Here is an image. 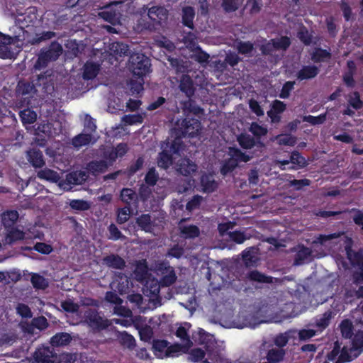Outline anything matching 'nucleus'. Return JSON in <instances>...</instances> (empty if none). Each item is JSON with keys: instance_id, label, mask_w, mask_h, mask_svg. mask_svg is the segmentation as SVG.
I'll return each instance as SVG.
<instances>
[{"instance_id": "13", "label": "nucleus", "mask_w": 363, "mask_h": 363, "mask_svg": "<svg viewBox=\"0 0 363 363\" xmlns=\"http://www.w3.org/2000/svg\"><path fill=\"white\" fill-rule=\"evenodd\" d=\"M102 262L108 268L115 269H123L125 267V261L116 254H110L104 257Z\"/></svg>"}, {"instance_id": "60", "label": "nucleus", "mask_w": 363, "mask_h": 363, "mask_svg": "<svg viewBox=\"0 0 363 363\" xmlns=\"http://www.w3.org/2000/svg\"><path fill=\"white\" fill-rule=\"evenodd\" d=\"M71 208L77 211H86L90 208L89 203L84 200L73 199L70 201Z\"/></svg>"}, {"instance_id": "35", "label": "nucleus", "mask_w": 363, "mask_h": 363, "mask_svg": "<svg viewBox=\"0 0 363 363\" xmlns=\"http://www.w3.org/2000/svg\"><path fill=\"white\" fill-rule=\"evenodd\" d=\"M91 140V135L89 133H80L74 136L72 140V145L74 147H81L88 145Z\"/></svg>"}, {"instance_id": "45", "label": "nucleus", "mask_w": 363, "mask_h": 363, "mask_svg": "<svg viewBox=\"0 0 363 363\" xmlns=\"http://www.w3.org/2000/svg\"><path fill=\"white\" fill-rule=\"evenodd\" d=\"M352 350L357 351L359 354L363 352V331H358L352 340Z\"/></svg>"}, {"instance_id": "31", "label": "nucleus", "mask_w": 363, "mask_h": 363, "mask_svg": "<svg viewBox=\"0 0 363 363\" xmlns=\"http://www.w3.org/2000/svg\"><path fill=\"white\" fill-rule=\"evenodd\" d=\"M21 122L23 125L33 124L37 119V113L30 108H26L19 113Z\"/></svg>"}, {"instance_id": "56", "label": "nucleus", "mask_w": 363, "mask_h": 363, "mask_svg": "<svg viewBox=\"0 0 363 363\" xmlns=\"http://www.w3.org/2000/svg\"><path fill=\"white\" fill-rule=\"evenodd\" d=\"M249 130L253 134V135L257 138L264 136L267 133V129L259 125L257 122H252L251 123Z\"/></svg>"}, {"instance_id": "42", "label": "nucleus", "mask_w": 363, "mask_h": 363, "mask_svg": "<svg viewBox=\"0 0 363 363\" xmlns=\"http://www.w3.org/2000/svg\"><path fill=\"white\" fill-rule=\"evenodd\" d=\"M311 250L309 247L302 246L295 255L294 264L300 265L311 255Z\"/></svg>"}, {"instance_id": "59", "label": "nucleus", "mask_w": 363, "mask_h": 363, "mask_svg": "<svg viewBox=\"0 0 363 363\" xmlns=\"http://www.w3.org/2000/svg\"><path fill=\"white\" fill-rule=\"evenodd\" d=\"M108 231L109 233L108 238L109 240H118L124 238L122 233L114 223H111L108 227Z\"/></svg>"}, {"instance_id": "8", "label": "nucleus", "mask_w": 363, "mask_h": 363, "mask_svg": "<svg viewBox=\"0 0 363 363\" xmlns=\"http://www.w3.org/2000/svg\"><path fill=\"white\" fill-rule=\"evenodd\" d=\"M26 157L34 168H42L45 164L43 152L36 147L30 148L26 152Z\"/></svg>"}, {"instance_id": "18", "label": "nucleus", "mask_w": 363, "mask_h": 363, "mask_svg": "<svg viewBox=\"0 0 363 363\" xmlns=\"http://www.w3.org/2000/svg\"><path fill=\"white\" fill-rule=\"evenodd\" d=\"M195 18V10L192 6H186L182 9V23L189 29L194 28V19Z\"/></svg>"}, {"instance_id": "22", "label": "nucleus", "mask_w": 363, "mask_h": 363, "mask_svg": "<svg viewBox=\"0 0 363 363\" xmlns=\"http://www.w3.org/2000/svg\"><path fill=\"white\" fill-rule=\"evenodd\" d=\"M18 219V213L17 211H8L2 214V225L6 230L15 227V224Z\"/></svg>"}, {"instance_id": "12", "label": "nucleus", "mask_w": 363, "mask_h": 363, "mask_svg": "<svg viewBox=\"0 0 363 363\" xmlns=\"http://www.w3.org/2000/svg\"><path fill=\"white\" fill-rule=\"evenodd\" d=\"M37 176L40 179L58 184L60 186H62L64 185V179L55 170L48 168H45L43 169L40 170L38 172Z\"/></svg>"}, {"instance_id": "17", "label": "nucleus", "mask_w": 363, "mask_h": 363, "mask_svg": "<svg viewBox=\"0 0 363 363\" xmlns=\"http://www.w3.org/2000/svg\"><path fill=\"white\" fill-rule=\"evenodd\" d=\"M182 108L183 109L184 115L185 117L186 116H191L193 114L194 116H198L199 114H202L203 110L201 108L194 100H192L191 98H189L188 100L184 101L182 103Z\"/></svg>"}, {"instance_id": "32", "label": "nucleus", "mask_w": 363, "mask_h": 363, "mask_svg": "<svg viewBox=\"0 0 363 363\" xmlns=\"http://www.w3.org/2000/svg\"><path fill=\"white\" fill-rule=\"evenodd\" d=\"M136 223L142 230L150 232L152 228V223L150 214H142L136 218Z\"/></svg>"}, {"instance_id": "15", "label": "nucleus", "mask_w": 363, "mask_h": 363, "mask_svg": "<svg viewBox=\"0 0 363 363\" xmlns=\"http://www.w3.org/2000/svg\"><path fill=\"white\" fill-rule=\"evenodd\" d=\"M88 178V175L84 171H73L70 173H68L66 175V179H64V184H74V185H79L82 184L84 182L86 181Z\"/></svg>"}, {"instance_id": "57", "label": "nucleus", "mask_w": 363, "mask_h": 363, "mask_svg": "<svg viewBox=\"0 0 363 363\" xmlns=\"http://www.w3.org/2000/svg\"><path fill=\"white\" fill-rule=\"evenodd\" d=\"M115 48L113 51L117 54L121 56H128L130 55V50L128 45L123 43H116L113 44V48Z\"/></svg>"}, {"instance_id": "19", "label": "nucleus", "mask_w": 363, "mask_h": 363, "mask_svg": "<svg viewBox=\"0 0 363 363\" xmlns=\"http://www.w3.org/2000/svg\"><path fill=\"white\" fill-rule=\"evenodd\" d=\"M286 355V350L284 348L269 349L266 355L267 361L269 363H281Z\"/></svg>"}, {"instance_id": "64", "label": "nucleus", "mask_w": 363, "mask_h": 363, "mask_svg": "<svg viewBox=\"0 0 363 363\" xmlns=\"http://www.w3.org/2000/svg\"><path fill=\"white\" fill-rule=\"evenodd\" d=\"M221 6L226 13L235 12L238 9V0H223Z\"/></svg>"}, {"instance_id": "54", "label": "nucleus", "mask_w": 363, "mask_h": 363, "mask_svg": "<svg viewBox=\"0 0 363 363\" xmlns=\"http://www.w3.org/2000/svg\"><path fill=\"white\" fill-rule=\"evenodd\" d=\"M237 50L240 54H250L254 50V45L250 41H239L237 44Z\"/></svg>"}, {"instance_id": "14", "label": "nucleus", "mask_w": 363, "mask_h": 363, "mask_svg": "<svg viewBox=\"0 0 363 363\" xmlns=\"http://www.w3.org/2000/svg\"><path fill=\"white\" fill-rule=\"evenodd\" d=\"M334 315L335 313L333 311L328 310L320 316H317L313 325V326L317 329V331L321 333L326 329L329 326L330 320Z\"/></svg>"}, {"instance_id": "5", "label": "nucleus", "mask_w": 363, "mask_h": 363, "mask_svg": "<svg viewBox=\"0 0 363 363\" xmlns=\"http://www.w3.org/2000/svg\"><path fill=\"white\" fill-rule=\"evenodd\" d=\"M157 269L162 274L167 273L160 279V284L162 286H169L176 281L177 275L174 269L169 266L168 262H162L160 263L157 266Z\"/></svg>"}, {"instance_id": "21", "label": "nucleus", "mask_w": 363, "mask_h": 363, "mask_svg": "<svg viewBox=\"0 0 363 363\" xmlns=\"http://www.w3.org/2000/svg\"><path fill=\"white\" fill-rule=\"evenodd\" d=\"M247 278L251 281L260 284H272L273 282L272 277L266 275L257 269L249 272Z\"/></svg>"}, {"instance_id": "36", "label": "nucleus", "mask_w": 363, "mask_h": 363, "mask_svg": "<svg viewBox=\"0 0 363 363\" xmlns=\"http://www.w3.org/2000/svg\"><path fill=\"white\" fill-rule=\"evenodd\" d=\"M6 232V239L9 240L10 243L22 240L25 238L24 232L21 230L18 229L16 227L7 230Z\"/></svg>"}, {"instance_id": "29", "label": "nucleus", "mask_w": 363, "mask_h": 363, "mask_svg": "<svg viewBox=\"0 0 363 363\" xmlns=\"http://www.w3.org/2000/svg\"><path fill=\"white\" fill-rule=\"evenodd\" d=\"M16 91L18 96H25L35 91V88L30 82L19 81L18 82Z\"/></svg>"}, {"instance_id": "3", "label": "nucleus", "mask_w": 363, "mask_h": 363, "mask_svg": "<svg viewBox=\"0 0 363 363\" xmlns=\"http://www.w3.org/2000/svg\"><path fill=\"white\" fill-rule=\"evenodd\" d=\"M84 318L89 327L94 330H102L108 325V320H104L99 315L98 311L94 308H89L85 311Z\"/></svg>"}, {"instance_id": "46", "label": "nucleus", "mask_w": 363, "mask_h": 363, "mask_svg": "<svg viewBox=\"0 0 363 363\" xmlns=\"http://www.w3.org/2000/svg\"><path fill=\"white\" fill-rule=\"evenodd\" d=\"M50 62H52L51 60L48 59L47 53L45 52V50L42 48L35 63L34 67L35 69L40 70L41 69L45 68Z\"/></svg>"}, {"instance_id": "2", "label": "nucleus", "mask_w": 363, "mask_h": 363, "mask_svg": "<svg viewBox=\"0 0 363 363\" xmlns=\"http://www.w3.org/2000/svg\"><path fill=\"white\" fill-rule=\"evenodd\" d=\"M150 59L143 53H133L129 58V69L134 77H144L150 71Z\"/></svg>"}, {"instance_id": "55", "label": "nucleus", "mask_w": 363, "mask_h": 363, "mask_svg": "<svg viewBox=\"0 0 363 363\" xmlns=\"http://www.w3.org/2000/svg\"><path fill=\"white\" fill-rule=\"evenodd\" d=\"M159 179V175L154 167L150 168L145 177V182L150 186H155Z\"/></svg>"}, {"instance_id": "28", "label": "nucleus", "mask_w": 363, "mask_h": 363, "mask_svg": "<svg viewBox=\"0 0 363 363\" xmlns=\"http://www.w3.org/2000/svg\"><path fill=\"white\" fill-rule=\"evenodd\" d=\"M121 201L128 206L135 205L138 201V194L132 189L123 188L121 191Z\"/></svg>"}, {"instance_id": "6", "label": "nucleus", "mask_w": 363, "mask_h": 363, "mask_svg": "<svg viewBox=\"0 0 363 363\" xmlns=\"http://www.w3.org/2000/svg\"><path fill=\"white\" fill-rule=\"evenodd\" d=\"M147 16L153 24L160 26L168 18V11L162 6H154L148 9Z\"/></svg>"}, {"instance_id": "33", "label": "nucleus", "mask_w": 363, "mask_h": 363, "mask_svg": "<svg viewBox=\"0 0 363 363\" xmlns=\"http://www.w3.org/2000/svg\"><path fill=\"white\" fill-rule=\"evenodd\" d=\"M144 162L145 160L143 157H138L134 163L131 164L126 169L123 170V174L128 178L132 177L138 171L143 168Z\"/></svg>"}, {"instance_id": "41", "label": "nucleus", "mask_w": 363, "mask_h": 363, "mask_svg": "<svg viewBox=\"0 0 363 363\" xmlns=\"http://www.w3.org/2000/svg\"><path fill=\"white\" fill-rule=\"evenodd\" d=\"M12 42V38L0 32V57L5 58L8 52V45Z\"/></svg>"}, {"instance_id": "26", "label": "nucleus", "mask_w": 363, "mask_h": 363, "mask_svg": "<svg viewBox=\"0 0 363 363\" xmlns=\"http://www.w3.org/2000/svg\"><path fill=\"white\" fill-rule=\"evenodd\" d=\"M51 61H55L58 59L62 52V47L57 41H52L48 48H43Z\"/></svg>"}, {"instance_id": "50", "label": "nucleus", "mask_w": 363, "mask_h": 363, "mask_svg": "<svg viewBox=\"0 0 363 363\" xmlns=\"http://www.w3.org/2000/svg\"><path fill=\"white\" fill-rule=\"evenodd\" d=\"M340 331L343 337L350 338L353 335V325L350 320H343L340 325Z\"/></svg>"}, {"instance_id": "25", "label": "nucleus", "mask_w": 363, "mask_h": 363, "mask_svg": "<svg viewBox=\"0 0 363 363\" xmlns=\"http://www.w3.org/2000/svg\"><path fill=\"white\" fill-rule=\"evenodd\" d=\"M99 72V65L94 62H86L83 67V78L86 80L94 79Z\"/></svg>"}, {"instance_id": "20", "label": "nucleus", "mask_w": 363, "mask_h": 363, "mask_svg": "<svg viewBox=\"0 0 363 363\" xmlns=\"http://www.w3.org/2000/svg\"><path fill=\"white\" fill-rule=\"evenodd\" d=\"M179 228L180 236L184 239H194L200 235V230L195 225H180Z\"/></svg>"}, {"instance_id": "53", "label": "nucleus", "mask_w": 363, "mask_h": 363, "mask_svg": "<svg viewBox=\"0 0 363 363\" xmlns=\"http://www.w3.org/2000/svg\"><path fill=\"white\" fill-rule=\"evenodd\" d=\"M237 167V162L230 157L229 159L224 161L220 171L222 175L225 176L228 173L233 172Z\"/></svg>"}, {"instance_id": "38", "label": "nucleus", "mask_w": 363, "mask_h": 363, "mask_svg": "<svg viewBox=\"0 0 363 363\" xmlns=\"http://www.w3.org/2000/svg\"><path fill=\"white\" fill-rule=\"evenodd\" d=\"M144 77H138V80L131 79L128 85L132 95H138L143 90Z\"/></svg>"}, {"instance_id": "9", "label": "nucleus", "mask_w": 363, "mask_h": 363, "mask_svg": "<svg viewBox=\"0 0 363 363\" xmlns=\"http://www.w3.org/2000/svg\"><path fill=\"white\" fill-rule=\"evenodd\" d=\"M279 163L280 164L279 167L281 169H295L294 167H286V166L289 165L290 163L297 165L298 167H305L307 165L306 159L298 151L292 152L289 160L279 161Z\"/></svg>"}, {"instance_id": "52", "label": "nucleus", "mask_w": 363, "mask_h": 363, "mask_svg": "<svg viewBox=\"0 0 363 363\" xmlns=\"http://www.w3.org/2000/svg\"><path fill=\"white\" fill-rule=\"evenodd\" d=\"M271 41L274 43L276 50H286L291 45V40L288 36H282L279 39H272Z\"/></svg>"}, {"instance_id": "44", "label": "nucleus", "mask_w": 363, "mask_h": 363, "mask_svg": "<svg viewBox=\"0 0 363 363\" xmlns=\"http://www.w3.org/2000/svg\"><path fill=\"white\" fill-rule=\"evenodd\" d=\"M238 141L243 149H251L255 145V139L247 134H240L238 138Z\"/></svg>"}, {"instance_id": "7", "label": "nucleus", "mask_w": 363, "mask_h": 363, "mask_svg": "<svg viewBox=\"0 0 363 363\" xmlns=\"http://www.w3.org/2000/svg\"><path fill=\"white\" fill-rule=\"evenodd\" d=\"M200 184L204 193H212L217 190L218 183L214 178L213 172L203 173L200 178Z\"/></svg>"}, {"instance_id": "62", "label": "nucleus", "mask_w": 363, "mask_h": 363, "mask_svg": "<svg viewBox=\"0 0 363 363\" xmlns=\"http://www.w3.org/2000/svg\"><path fill=\"white\" fill-rule=\"evenodd\" d=\"M277 141L281 145L294 146L296 138L290 134L281 135L277 138Z\"/></svg>"}, {"instance_id": "4", "label": "nucleus", "mask_w": 363, "mask_h": 363, "mask_svg": "<svg viewBox=\"0 0 363 363\" xmlns=\"http://www.w3.org/2000/svg\"><path fill=\"white\" fill-rule=\"evenodd\" d=\"M33 357L36 363H54L57 359V354L49 346L38 348Z\"/></svg>"}, {"instance_id": "24", "label": "nucleus", "mask_w": 363, "mask_h": 363, "mask_svg": "<svg viewBox=\"0 0 363 363\" xmlns=\"http://www.w3.org/2000/svg\"><path fill=\"white\" fill-rule=\"evenodd\" d=\"M157 163L159 167L167 169L173 164L172 154L168 150H162L158 155Z\"/></svg>"}, {"instance_id": "58", "label": "nucleus", "mask_w": 363, "mask_h": 363, "mask_svg": "<svg viewBox=\"0 0 363 363\" xmlns=\"http://www.w3.org/2000/svg\"><path fill=\"white\" fill-rule=\"evenodd\" d=\"M55 35L53 31H43L40 33H36L35 37L33 39V43L39 44L41 42L52 39L55 37Z\"/></svg>"}, {"instance_id": "16", "label": "nucleus", "mask_w": 363, "mask_h": 363, "mask_svg": "<svg viewBox=\"0 0 363 363\" xmlns=\"http://www.w3.org/2000/svg\"><path fill=\"white\" fill-rule=\"evenodd\" d=\"M319 73V69L315 65H304L297 72L296 76L300 81L315 78Z\"/></svg>"}, {"instance_id": "23", "label": "nucleus", "mask_w": 363, "mask_h": 363, "mask_svg": "<svg viewBox=\"0 0 363 363\" xmlns=\"http://www.w3.org/2000/svg\"><path fill=\"white\" fill-rule=\"evenodd\" d=\"M70 334L65 332L56 333L50 339V344L52 347H62L69 345L72 340Z\"/></svg>"}, {"instance_id": "51", "label": "nucleus", "mask_w": 363, "mask_h": 363, "mask_svg": "<svg viewBox=\"0 0 363 363\" xmlns=\"http://www.w3.org/2000/svg\"><path fill=\"white\" fill-rule=\"evenodd\" d=\"M242 257L246 265H250L256 262L257 258L255 255V247L246 248L242 252Z\"/></svg>"}, {"instance_id": "63", "label": "nucleus", "mask_w": 363, "mask_h": 363, "mask_svg": "<svg viewBox=\"0 0 363 363\" xmlns=\"http://www.w3.org/2000/svg\"><path fill=\"white\" fill-rule=\"evenodd\" d=\"M295 85L294 81H287L286 82L281 89V92L279 96L281 99H287L290 96L291 91L294 89Z\"/></svg>"}, {"instance_id": "34", "label": "nucleus", "mask_w": 363, "mask_h": 363, "mask_svg": "<svg viewBox=\"0 0 363 363\" xmlns=\"http://www.w3.org/2000/svg\"><path fill=\"white\" fill-rule=\"evenodd\" d=\"M118 278V284L116 288L117 289L118 293L121 295L128 294L130 284L129 279L127 276L122 273H119Z\"/></svg>"}, {"instance_id": "27", "label": "nucleus", "mask_w": 363, "mask_h": 363, "mask_svg": "<svg viewBox=\"0 0 363 363\" xmlns=\"http://www.w3.org/2000/svg\"><path fill=\"white\" fill-rule=\"evenodd\" d=\"M359 356V352L352 350V347L344 346L340 351L338 360L336 363H345L349 362L357 358Z\"/></svg>"}, {"instance_id": "30", "label": "nucleus", "mask_w": 363, "mask_h": 363, "mask_svg": "<svg viewBox=\"0 0 363 363\" xmlns=\"http://www.w3.org/2000/svg\"><path fill=\"white\" fill-rule=\"evenodd\" d=\"M347 257L353 266L359 268L363 266V252L362 250L353 251L350 248L347 249Z\"/></svg>"}, {"instance_id": "1", "label": "nucleus", "mask_w": 363, "mask_h": 363, "mask_svg": "<svg viewBox=\"0 0 363 363\" xmlns=\"http://www.w3.org/2000/svg\"><path fill=\"white\" fill-rule=\"evenodd\" d=\"M176 133L179 138H194L201 130V121L191 116H186L177 122Z\"/></svg>"}, {"instance_id": "47", "label": "nucleus", "mask_w": 363, "mask_h": 363, "mask_svg": "<svg viewBox=\"0 0 363 363\" xmlns=\"http://www.w3.org/2000/svg\"><path fill=\"white\" fill-rule=\"evenodd\" d=\"M230 157L235 162L238 164L239 162H247L251 160V157L244 152H242L238 148L230 149Z\"/></svg>"}, {"instance_id": "49", "label": "nucleus", "mask_w": 363, "mask_h": 363, "mask_svg": "<svg viewBox=\"0 0 363 363\" xmlns=\"http://www.w3.org/2000/svg\"><path fill=\"white\" fill-rule=\"evenodd\" d=\"M327 118V113H321L318 116H313L311 115L304 116L303 117V121L309 123L313 125H320L324 123Z\"/></svg>"}, {"instance_id": "11", "label": "nucleus", "mask_w": 363, "mask_h": 363, "mask_svg": "<svg viewBox=\"0 0 363 363\" xmlns=\"http://www.w3.org/2000/svg\"><path fill=\"white\" fill-rule=\"evenodd\" d=\"M179 88L188 98H191L195 94L196 89L194 81L188 74H183L181 77Z\"/></svg>"}, {"instance_id": "37", "label": "nucleus", "mask_w": 363, "mask_h": 363, "mask_svg": "<svg viewBox=\"0 0 363 363\" xmlns=\"http://www.w3.org/2000/svg\"><path fill=\"white\" fill-rule=\"evenodd\" d=\"M30 281L33 286L36 289H45L48 286V282L47 279L36 273H33L31 275Z\"/></svg>"}, {"instance_id": "48", "label": "nucleus", "mask_w": 363, "mask_h": 363, "mask_svg": "<svg viewBox=\"0 0 363 363\" xmlns=\"http://www.w3.org/2000/svg\"><path fill=\"white\" fill-rule=\"evenodd\" d=\"M143 117L139 114H128L122 117V122L125 125H132L134 124H141L143 122Z\"/></svg>"}, {"instance_id": "43", "label": "nucleus", "mask_w": 363, "mask_h": 363, "mask_svg": "<svg viewBox=\"0 0 363 363\" xmlns=\"http://www.w3.org/2000/svg\"><path fill=\"white\" fill-rule=\"evenodd\" d=\"M318 347L315 344H306L302 345L299 350L301 352L304 353L306 355L303 357L306 361L309 362L314 357Z\"/></svg>"}, {"instance_id": "39", "label": "nucleus", "mask_w": 363, "mask_h": 363, "mask_svg": "<svg viewBox=\"0 0 363 363\" xmlns=\"http://www.w3.org/2000/svg\"><path fill=\"white\" fill-rule=\"evenodd\" d=\"M169 342L165 340H155L152 343V350L155 355L162 356L164 353L166 354V350Z\"/></svg>"}, {"instance_id": "40", "label": "nucleus", "mask_w": 363, "mask_h": 363, "mask_svg": "<svg viewBox=\"0 0 363 363\" xmlns=\"http://www.w3.org/2000/svg\"><path fill=\"white\" fill-rule=\"evenodd\" d=\"M107 168V162L104 160L91 161L87 165L88 170L94 174L104 172Z\"/></svg>"}, {"instance_id": "61", "label": "nucleus", "mask_w": 363, "mask_h": 363, "mask_svg": "<svg viewBox=\"0 0 363 363\" xmlns=\"http://www.w3.org/2000/svg\"><path fill=\"white\" fill-rule=\"evenodd\" d=\"M348 103L355 110H359L363 107V101L360 99L359 92L354 91L352 96L348 99Z\"/></svg>"}, {"instance_id": "10", "label": "nucleus", "mask_w": 363, "mask_h": 363, "mask_svg": "<svg viewBox=\"0 0 363 363\" xmlns=\"http://www.w3.org/2000/svg\"><path fill=\"white\" fill-rule=\"evenodd\" d=\"M177 171L183 176H190L197 170V165L189 158H182L177 164Z\"/></svg>"}]
</instances>
